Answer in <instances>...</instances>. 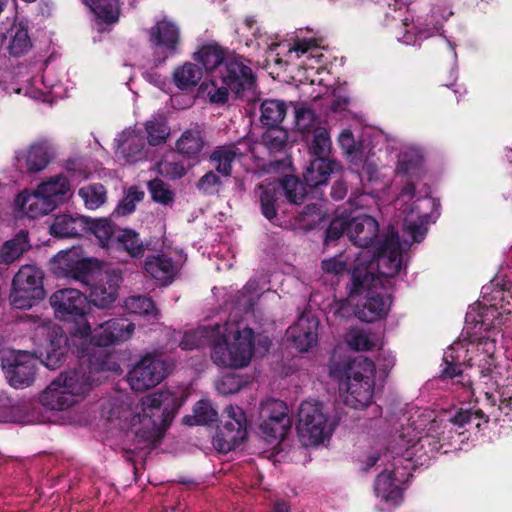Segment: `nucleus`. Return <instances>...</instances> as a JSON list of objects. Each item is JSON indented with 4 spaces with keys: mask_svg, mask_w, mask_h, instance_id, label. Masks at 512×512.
<instances>
[{
    "mask_svg": "<svg viewBox=\"0 0 512 512\" xmlns=\"http://www.w3.org/2000/svg\"><path fill=\"white\" fill-rule=\"evenodd\" d=\"M185 400L183 389H161L145 395L134 407L122 397L110 398L102 404V416L109 421H119L145 441L161 437Z\"/></svg>",
    "mask_w": 512,
    "mask_h": 512,
    "instance_id": "obj_1",
    "label": "nucleus"
},
{
    "mask_svg": "<svg viewBox=\"0 0 512 512\" xmlns=\"http://www.w3.org/2000/svg\"><path fill=\"white\" fill-rule=\"evenodd\" d=\"M57 318L73 321L68 339L62 328L56 324L44 325L39 331L46 333L49 346L43 364L49 369H57L64 361L68 346L77 345V340L87 342L90 335V324L85 319L89 309L87 297L77 289L65 288L54 292L49 299Z\"/></svg>",
    "mask_w": 512,
    "mask_h": 512,
    "instance_id": "obj_2",
    "label": "nucleus"
},
{
    "mask_svg": "<svg viewBox=\"0 0 512 512\" xmlns=\"http://www.w3.org/2000/svg\"><path fill=\"white\" fill-rule=\"evenodd\" d=\"M221 334L212 346L211 359L219 367L241 369L253 356L254 332L242 322L228 321L218 325Z\"/></svg>",
    "mask_w": 512,
    "mask_h": 512,
    "instance_id": "obj_3",
    "label": "nucleus"
},
{
    "mask_svg": "<svg viewBox=\"0 0 512 512\" xmlns=\"http://www.w3.org/2000/svg\"><path fill=\"white\" fill-rule=\"evenodd\" d=\"M375 373V365L368 358L358 357L348 364L339 384L340 395L347 406L362 409L371 404Z\"/></svg>",
    "mask_w": 512,
    "mask_h": 512,
    "instance_id": "obj_4",
    "label": "nucleus"
},
{
    "mask_svg": "<svg viewBox=\"0 0 512 512\" xmlns=\"http://www.w3.org/2000/svg\"><path fill=\"white\" fill-rule=\"evenodd\" d=\"M335 424L323 404L317 401H304L298 411L297 434L306 447H316L329 439Z\"/></svg>",
    "mask_w": 512,
    "mask_h": 512,
    "instance_id": "obj_5",
    "label": "nucleus"
},
{
    "mask_svg": "<svg viewBox=\"0 0 512 512\" xmlns=\"http://www.w3.org/2000/svg\"><path fill=\"white\" fill-rule=\"evenodd\" d=\"M90 384L89 378L78 371L61 373L43 392L41 402L53 410L67 409L85 397Z\"/></svg>",
    "mask_w": 512,
    "mask_h": 512,
    "instance_id": "obj_6",
    "label": "nucleus"
},
{
    "mask_svg": "<svg viewBox=\"0 0 512 512\" xmlns=\"http://www.w3.org/2000/svg\"><path fill=\"white\" fill-rule=\"evenodd\" d=\"M466 339L477 344V363L482 378L495 381L497 384L498 367L495 364L497 342L502 337L501 330L496 326H489L485 321L476 322L473 326L465 327Z\"/></svg>",
    "mask_w": 512,
    "mask_h": 512,
    "instance_id": "obj_7",
    "label": "nucleus"
},
{
    "mask_svg": "<svg viewBox=\"0 0 512 512\" xmlns=\"http://www.w3.org/2000/svg\"><path fill=\"white\" fill-rule=\"evenodd\" d=\"M355 267H359L361 280H364L365 274L369 273L370 282H373V287L376 288L380 280L374 276V262L369 250H360L357 253H340L321 262L323 274L330 278L339 277L346 272H351L353 278Z\"/></svg>",
    "mask_w": 512,
    "mask_h": 512,
    "instance_id": "obj_8",
    "label": "nucleus"
},
{
    "mask_svg": "<svg viewBox=\"0 0 512 512\" xmlns=\"http://www.w3.org/2000/svg\"><path fill=\"white\" fill-rule=\"evenodd\" d=\"M43 273L40 269L22 266L13 278V288L10 295L12 304L19 309L30 308L35 300L44 297L42 286Z\"/></svg>",
    "mask_w": 512,
    "mask_h": 512,
    "instance_id": "obj_9",
    "label": "nucleus"
},
{
    "mask_svg": "<svg viewBox=\"0 0 512 512\" xmlns=\"http://www.w3.org/2000/svg\"><path fill=\"white\" fill-rule=\"evenodd\" d=\"M279 186L283 188L285 196L290 203L300 204L306 195L305 187L294 176L285 177L281 184L276 182L260 184L257 188L258 198L262 214L268 220H272L276 217L275 201Z\"/></svg>",
    "mask_w": 512,
    "mask_h": 512,
    "instance_id": "obj_10",
    "label": "nucleus"
},
{
    "mask_svg": "<svg viewBox=\"0 0 512 512\" xmlns=\"http://www.w3.org/2000/svg\"><path fill=\"white\" fill-rule=\"evenodd\" d=\"M246 437V417L238 406H228L225 409L224 420L218 427L213 438L214 447L227 453L238 446Z\"/></svg>",
    "mask_w": 512,
    "mask_h": 512,
    "instance_id": "obj_11",
    "label": "nucleus"
},
{
    "mask_svg": "<svg viewBox=\"0 0 512 512\" xmlns=\"http://www.w3.org/2000/svg\"><path fill=\"white\" fill-rule=\"evenodd\" d=\"M168 374V365L154 355L142 357L128 373V383L132 390L144 392L161 383Z\"/></svg>",
    "mask_w": 512,
    "mask_h": 512,
    "instance_id": "obj_12",
    "label": "nucleus"
},
{
    "mask_svg": "<svg viewBox=\"0 0 512 512\" xmlns=\"http://www.w3.org/2000/svg\"><path fill=\"white\" fill-rule=\"evenodd\" d=\"M36 360L25 351L5 350L1 356V365L11 386H28L35 375Z\"/></svg>",
    "mask_w": 512,
    "mask_h": 512,
    "instance_id": "obj_13",
    "label": "nucleus"
},
{
    "mask_svg": "<svg viewBox=\"0 0 512 512\" xmlns=\"http://www.w3.org/2000/svg\"><path fill=\"white\" fill-rule=\"evenodd\" d=\"M220 79L238 97L253 90L255 84L251 68L244 63L242 57L236 55L227 56L225 65L220 70Z\"/></svg>",
    "mask_w": 512,
    "mask_h": 512,
    "instance_id": "obj_14",
    "label": "nucleus"
},
{
    "mask_svg": "<svg viewBox=\"0 0 512 512\" xmlns=\"http://www.w3.org/2000/svg\"><path fill=\"white\" fill-rule=\"evenodd\" d=\"M414 196V183H407L397 199L398 202L403 203L400 208L399 217L403 218V229L410 234L413 241L420 242L426 233L425 224L428 221V215L420 213L419 207L415 206V202L412 204L408 203Z\"/></svg>",
    "mask_w": 512,
    "mask_h": 512,
    "instance_id": "obj_15",
    "label": "nucleus"
},
{
    "mask_svg": "<svg viewBox=\"0 0 512 512\" xmlns=\"http://www.w3.org/2000/svg\"><path fill=\"white\" fill-rule=\"evenodd\" d=\"M149 40L155 50L157 60L163 62L177 50L180 42L179 28L172 21L163 19L150 29Z\"/></svg>",
    "mask_w": 512,
    "mask_h": 512,
    "instance_id": "obj_16",
    "label": "nucleus"
},
{
    "mask_svg": "<svg viewBox=\"0 0 512 512\" xmlns=\"http://www.w3.org/2000/svg\"><path fill=\"white\" fill-rule=\"evenodd\" d=\"M376 267L380 275L394 277L402 268L399 237L394 229H389L384 240L377 248Z\"/></svg>",
    "mask_w": 512,
    "mask_h": 512,
    "instance_id": "obj_17",
    "label": "nucleus"
},
{
    "mask_svg": "<svg viewBox=\"0 0 512 512\" xmlns=\"http://www.w3.org/2000/svg\"><path fill=\"white\" fill-rule=\"evenodd\" d=\"M460 349H464L463 342H458L452 345L445 351L443 361L444 368L441 373L442 378H457L456 381L453 382V385L456 386V391H459V397L463 401L470 400L474 394L471 379L469 376L464 375L459 366L460 356L454 355L455 352H459Z\"/></svg>",
    "mask_w": 512,
    "mask_h": 512,
    "instance_id": "obj_18",
    "label": "nucleus"
},
{
    "mask_svg": "<svg viewBox=\"0 0 512 512\" xmlns=\"http://www.w3.org/2000/svg\"><path fill=\"white\" fill-rule=\"evenodd\" d=\"M56 262L63 274L78 281L86 282L88 275L98 267V261L92 258H82L78 249L61 252Z\"/></svg>",
    "mask_w": 512,
    "mask_h": 512,
    "instance_id": "obj_19",
    "label": "nucleus"
},
{
    "mask_svg": "<svg viewBox=\"0 0 512 512\" xmlns=\"http://www.w3.org/2000/svg\"><path fill=\"white\" fill-rule=\"evenodd\" d=\"M318 319L309 314H302L297 322L288 328L287 337L301 351H308L316 345L318 339Z\"/></svg>",
    "mask_w": 512,
    "mask_h": 512,
    "instance_id": "obj_20",
    "label": "nucleus"
},
{
    "mask_svg": "<svg viewBox=\"0 0 512 512\" xmlns=\"http://www.w3.org/2000/svg\"><path fill=\"white\" fill-rule=\"evenodd\" d=\"M50 234L58 238H74L88 231V218L78 214L61 213L54 217Z\"/></svg>",
    "mask_w": 512,
    "mask_h": 512,
    "instance_id": "obj_21",
    "label": "nucleus"
},
{
    "mask_svg": "<svg viewBox=\"0 0 512 512\" xmlns=\"http://www.w3.org/2000/svg\"><path fill=\"white\" fill-rule=\"evenodd\" d=\"M379 225L377 221L367 215L357 216L350 220L348 236L355 245L366 250L378 236Z\"/></svg>",
    "mask_w": 512,
    "mask_h": 512,
    "instance_id": "obj_22",
    "label": "nucleus"
},
{
    "mask_svg": "<svg viewBox=\"0 0 512 512\" xmlns=\"http://www.w3.org/2000/svg\"><path fill=\"white\" fill-rule=\"evenodd\" d=\"M390 305L389 295L369 291L361 306L357 307L356 317L366 322L376 321L387 314Z\"/></svg>",
    "mask_w": 512,
    "mask_h": 512,
    "instance_id": "obj_23",
    "label": "nucleus"
},
{
    "mask_svg": "<svg viewBox=\"0 0 512 512\" xmlns=\"http://www.w3.org/2000/svg\"><path fill=\"white\" fill-rule=\"evenodd\" d=\"M16 205L23 214L33 219L44 216L55 209L51 202L40 194L38 187L32 193H20L16 198Z\"/></svg>",
    "mask_w": 512,
    "mask_h": 512,
    "instance_id": "obj_24",
    "label": "nucleus"
},
{
    "mask_svg": "<svg viewBox=\"0 0 512 512\" xmlns=\"http://www.w3.org/2000/svg\"><path fill=\"white\" fill-rule=\"evenodd\" d=\"M370 285L373 286V282H370L369 273H366L364 280H361L359 267H355L353 270V285L349 296L346 300L335 303L333 306L334 315L339 318H348L352 315L356 316L357 308L354 309L355 297L364 290L370 289Z\"/></svg>",
    "mask_w": 512,
    "mask_h": 512,
    "instance_id": "obj_25",
    "label": "nucleus"
},
{
    "mask_svg": "<svg viewBox=\"0 0 512 512\" xmlns=\"http://www.w3.org/2000/svg\"><path fill=\"white\" fill-rule=\"evenodd\" d=\"M119 283V275L106 273L91 289L90 301L99 308L108 307L117 298Z\"/></svg>",
    "mask_w": 512,
    "mask_h": 512,
    "instance_id": "obj_26",
    "label": "nucleus"
},
{
    "mask_svg": "<svg viewBox=\"0 0 512 512\" xmlns=\"http://www.w3.org/2000/svg\"><path fill=\"white\" fill-rule=\"evenodd\" d=\"M3 43L13 56L27 53L32 46L27 26L22 22H14L4 34Z\"/></svg>",
    "mask_w": 512,
    "mask_h": 512,
    "instance_id": "obj_27",
    "label": "nucleus"
},
{
    "mask_svg": "<svg viewBox=\"0 0 512 512\" xmlns=\"http://www.w3.org/2000/svg\"><path fill=\"white\" fill-rule=\"evenodd\" d=\"M340 169L339 163L327 158H316L311 161L303 174L305 183L310 187L326 184L329 176Z\"/></svg>",
    "mask_w": 512,
    "mask_h": 512,
    "instance_id": "obj_28",
    "label": "nucleus"
},
{
    "mask_svg": "<svg viewBox=\"0 0 512 512\" xmlns=\"http://www.w3.org/2000/svg\"><path fill=\"white\" fill-rule=\"evenodd\" d=\"M37 187L40 189V194L44 195L55 209L71 195L70 182L63 175L51 177Z\"/></svg>",
    "mask_w": 512,
    "mask_h": 512,
    "instance_id": "obj_29",
    "label": "nucleus"
},
{
    "mask_svg": "<svg viewBox=\"0 0 512 512\" xmlns=\"http://www.w3.org/2000/svg\"><path fill=\"white\" fill-rule=\"evenodd\" d=\"M400 482L394 472L383 471L376 479L375 493L386 503L398 505L402 500V490L398 485Z\"/></svg>",
    "mask_w": 512,
    "mask_h": 512,
    "instance_id": "obj_30",
    "label": "nucleus"
},
{
    "mask_svg": "<svg viewBox=\"0 0 512 512\" xmlns=\"http://www.w3.org/2000/svg\"><path fill=\"white\" fill-rule=\"evenodd\" d=\"M30 247L28 232L21 230L0 247V262L3 264H11L22 257Z\"/></svg>",
    "mask_w": 512,
    "mask_h": 512,
    "instance_id": "obj_31",
    "label": "nucleus"
},
{
    "mask_svg": "<svg viewBox=\"0 0 512 512\" xmlns=\"http://www.w3.org/2000/svg\"><path fill=\"white\" fill-rule=\"evenodd\" d=\"M226 58L225 50L217 43L204 44L194 53V59L202 64L206 72H213L217 68L221 70Z\"/></svg>",
    "mask_w": 512,
    "mask_h": 512,
    "instance_id": "obj_32",
    "label": "nucleus"
},
{
    "mask_svg": "<svg viewBox=\"0 0 512 512\" xmlns=\"http://www.w3.org/2000/svg\"><path fill=\"white\" fill-rule=\"evenodd\" d=\"M220 334L218 325L199 327L194 331L186 332L180 346L184 350H191L210 343L213 345L215 338Z\"/></svg>",
    "mask_w": 512,
    "mask_h": 512,
    "instance_id": "obj_33",
    "label": "nucleus"
},
{
    "mask_svg": "<svg viewBox=\"0 0 512 512\" xmlns=\"http://www.w3.org/2000/svg\"><path fill=\"white\" fill-rule=\"evenodd\" d=\"M241 155L235 145L217 147L210 155V162L215 170L223 177H229L232 172V163Z\"/></svg>",
    "mask_w": 512,
    "mask_h": 512,
    "instance_id": "obj_34",
    "label": "nucleus"
},
{
    "mask_svg": "<svg viewBox=\"0 0 512 512\" xmlns=\"http://www.w3.org/2000/svg\"><path fill=\"white\" fill-rule=\"evenodd\" d=\"M145 270L154 279L166 285L176 274L177 266L165 256H154L146 260Z\"/></svg>",
    "mask_w": 512,
    "mask_h": 512,
    "instance_id": "obj_35",
    "label": "nucleus"
},
{
    "mask_svg": "<svg viewBox=\"0 0 512 512\" xmlns=\"http://www.w3.org/2000/svg\"><path fill=\"white\" fill-rule=\"evenodd\" d=\"M16 158L19 162L23 159L29 171L38 172L44 169L49 162V147L44 143L35 144L26 153L17 154Z\"/></svg>",
    "mask_w": 512,
    "mask_h": 512,
    "instance_id": "obj_36",
    "label": "nucleus"
},
{
    "mask_svg": "<svg viewBox=\"0 0 512 512\" xmlns=\"http://www.w3.org/2000/svg\"><path fill=\"white\" fill-rule=\"evenodd\" d=\"M202 70L193 63L187 62L177 67L173 72L175 85L181 90L195 87L202 79Z\"/></svg>",
    "mask_w": 512,
    "mask_h": 512,
    "instance_id": "obj_37",
    "label": "nucleus"
},
{
    "mask_svg": "<svg viewBox=\"0 0 512 512\" xmlns=\"http://www.w3.org/2000/svg\"><path fill=\"white\" fill-rule=\"evenodd\" d=\"M204 147L203 136L197 128L184 131L176 141V150L187 157L196 156Z\"/></svg>",
    "mask_w": 512,
    "mask_h": 512,
    "instance_id": "obj_38",
    "label": "nucleus"
},
{
    "mask_svg": "<svg viewBox=\"0 0 512 512\" xmlns=\"http://www.w3.org/2000/svg\"><path fill=\"white\" fill-rule=\"evenodd\" d=\"M287 106L285 102L275 99H267L260 106V121L266 126H277L286 116Z\"/></svg>",
    "mask_w": 512,
    "mask_h": 512,
    "instance_id": "obj_39",
    "label": "nucleus"
},
{
    "mask_svg": "<svg viewBox=\"0 0 512 512\" xmlns=\"http://www.w3.org/2000/svg\"><path fill=\"white\" fill-rule=\"evenodd\" d=\"M113 248L116 250H124L131 257H140L144 253V246L138 234L127 229H121L117 232Z\"/></svg>",
    "mask_w": 512,
    "mask_h": 512,
    "instance_id": "obj_40",
    "label": "nucleus"
},
{
    "mask_svg": "<svg viewBox=\"0 0 512 512\" xmlns=\"http://www.w3.org/2000/svg\"><path fill=\"white\" fill-rule=\"evenodd\" d=\"M88 230L99 240L103 248H113L116 241V234L120 229L114 227L108 220L100 219L90 222L88 219Z\"/></svg>",
    "mask_w": 512,
    "mask_h": 512,
    "instance_id": "obj_41",
    "label": "nucleus"
},
{
    "mask_svg": "<svg viewBox=\"0 0 512 512\" xmlns=\"http://www.w3.org/2000/svg\"><path fill=\"white\" fill-rule=\"evenodd\" d=\"M143 141L134 131H125L118 138V153L134 161L143 150Z\"/></svg>",
    "mask_w": 512,
    "mask_h": 512,
    "instance_id": "obj_42",
    "label": "nucleus"
},
{
    "mask_svg": "<svg viewBox=\"0 0 512 512\" xmlns=\"http://www.w3.org/2000/svg\"><path fill=\"white\" fill-rule=\"evenodd\" d=\"M147 139L150 145L164 144L170 135V128L163 115L153 116L145 124Z\"/></svg>",
    "mask_w": 512,
    "mask_h": 512,
    "instance_id": "obj_43",
    "label": "nucleus"
},
{
    "mask_svg": "<svg viewBox=\"0 0 512 512\" xmlns=\"http://www.w3.org/2000/svg\"><path fill=\"white\" fill-rule=\"evenodd\" d=\"M83 3L96 15L98 19L106 23H114L118 20L119 9L114 0H82Z\"/></svg>",
    "mask_w": 512,
    "mask_h": 512,
    "instance_id": "obj_44",
    "label": "nucleus"
},
{
    "mask_svg": "<svg viewBox=\"0 0 512 512\" xmlns=\"http://www.w3.org/2000/svg\"><path fill=\"white\" fill-rule=\"evenodd\" d=\"M290 428L291 420L289 416L275 420H263L260 425V429L269 443L284 439Z\"/></svg>",
    "mask_w": 512,
    "mask_h": 512,
    "instance_id": "obj_45",
    "label": "nucleus"
},
{
    "mask_svg": "<svg viewBox=\"0 0 512 512\" xmlns=\"http://www.w3.org/2000/svg\"><path fill=\"white\" fill-rule=\"evenodd\" d=\"M106 329L113 332L105 337L106 343H117L128 340L134 331V324L124 319H110L106 321Z\"/></svg>",
    "mask_w": 512,
    "mask_h": 512,
    "instance_id": "obj_46",
    "label": "nucleus"
},
{
    "mask_svg": "<svg viewBox=\"0 0 512 512\" xmlns=\"http://www.w3.org/2000/svg\"><path fill=\"white\" fill-rule=\"evenodd\" d=\"M106 322L100 324L93 331L90 329V335L87 342H83L81 340H77V345H69L70 347H74L78 353L86 354L89 351L90 345H95L99 347H105L112 345L113 343L104 342L105 337L110 336L112 333L108 329L105 328Z\"/></svg>",
    "mask_w": 512,
    "mask_h": 512,
    "instance_id": "obj_47",
    "label": "nucleus"
},
{
    "mask_svg": "<svg viewBox=\"0 0 512 512\" xmlns=\"http://www.w3.org/2000/svg\"><path fill=\"white\" fill-rule=\"evenodd\" d=\"M216 411L212 408L208 401L201 400L197 402L194 407V414L192 416H186L183 421L190 426L193 425H204L216 418Z\"/></svg>",
    "mask_w": 512,
    "mask_h": 512,
    "instance_id": "obj_48",
    "label": "nucleus"
},
{
    "mask_svg": "<svg viewBox=\"0 0 512 512\" xmlns=\"http://www.w3.org/2000/svg\"><path fill=\"white\" fill-rule=\"evenodd\" d=\"M78 194L87 208L96 209L104 203L106 192L103 185L91 184L80 188Z\"/></svg>",
    "mask_w": 512,
    "mask_h": 512,
    "instance_id": "obj_49",
    "label": "nucleus"
},
{
    "mask_svg": "<svg viewBox=\"0 0 512 512\" xmlns=\"http://www.w3.org/2000/svg\"><path fill=\"white\" fill-rule=\"evenodd\" d=\"M269 128L262 135V143L271 152L280 151L288 140V133L286 130L277 126H268Z\"/></svg>",
    "mask_w": 512,
    "mask_h": 512,
    "instance_id": "obj_50",
    "label": "nucleus"
},
{
    "mask_svg": "<svg viewBox=\"0 0 512 512\" xmlns=\"http://www.w3.org/2000/svg\"><path fill=\"white\" fill-rule=\"evenodd\" d=\"M348 345L358 351L371 350L377 346L376 339L368 332L359 329L351 330L347 335Z\"/></svg>",
    "mask_w": 512,
    "mask_h": 512,
    "instance_id": "obj_51",
    "label": "nucleus"
},
{
    "mask_svg": "<svg viewBox=\"0 0 512 512\" xmlns=\"http://www.w3.org/2000/svg\"><path fill=\"white\" fill-rule=\"evenodd\" d=\"M310 149L317 158H326L328 156L331 150V140L325 128L319 127L314 130Z\"/></svg>",
    "mask_w": 512,
    "mask_h": 512,
    "instance_id": "obj_52",
    "label": "nucleus"
},
{
    "mask_svg": "<svg viewBox=\"0 0 512 512\" xmlns=\"http://www.w3.org/2000/svg\"><path fill=\"white\" fill-rule=\"evenodd\" d=\"M125 308L129 313L139 315H154L157 312L153 302L144 296H130L125 300Z\"/></svg>",
    "mask_w": 512,
    "mask_h": 512,
    "instance_id": "obj_53",
    "label": "nucleus"
},
{
    "mask_svg": "<svg viewBox=\"0 0 512 512\" xmlns=\"http://www.w3.org/2000/svg\"><path fill=\"white\" fill-rule=\"evenodd\" d=\"M260 417L263 420H275L288 417V408L284 402L275 399H269L261 404Z\"/></svg>",
    "mask_w": 512,
    "mask_h": 512,
    "instance_id": "obj_54",
    "label": "nucleus"
},
{
    "mask_svg": "<svg viewBox=\"0 0 512 512\" xmlns=\"http://www.w3.org/2000/svg\"><path fill=\"white\" fill-rule=\"evenodd\" d=\"M148 188L152 199L161 204L167 205L174 200V193L169 186L159 179L151 180Z\"/></svg>",
    "mask_w": 512,
    "mask_h": 512,
    "instance_id": "obj_55",
    "label": "nucleus"
},
{
    "mask_svg": "<svg viewBox=\"0 0 512 512\" xmlns=\"http://www.w3.org/2000/svg\"><path fill=\"white\" fill-rule=\"evenodd\" d=\"M157 171L161 176L169 179L181 178L186 172L182 163L168 159L157 164Z\"/></svg>",
    "mask_w": 512,
    "mask_h": 512,
    "instance_id": "obj_56",
    "label": "nucleus"
},
{
    "mask_svg": "<svg viewBox=\"0 0 512 512\" xmlns=\"http://www.w3.org/2000/svg\"><path fill=\"white\" fill-rule=\"evenodd\" d=\"M222 185L221 176L213 171L207 172L197 182V188L207 195L218 193Z\"/></svg>",
    "mask_w": 512,
    "mask_h": 512,
    "instance_id": "obj_57",
    "label": "nucleus"
},
{
    "mask_svg": "<svg viewBox=\"0 0 512 512\" xmlns=\"http://www.w3.org/2000/svg\"><path fill=\"white\" fill-rule=\"evenodd\" d=\"M241 382L239 378L233 374H226L216 382V389L223 395L233 394L239 391Z\"/></svg>",
    "mask_w": 512,
    "mask_h": 512,
    "instance_id": "obj_58",
    "label": "nucleus"
},
{
    "mask_svg": "<svg viewBox=\"0 0 512 512\" xmlns=\"http://www.w3.org/2000/svg\"><path fill=\"white\" fill-rule=\"evenodd\" d=\"M143 197L144 193L142 191L134 188L130 189L122 203L118 206V213L125 215L133 212L135 203L141 201Z\"/></svg>",
    "mask_w": 512,
    "mask_h": 512,
    "instance_id": "obj_59",
    "label": "nucleus"
},
{
    "mask_svg": "<svg viewBox=\"0 0 512 512\" xmlns=\"http://www.w3.org/2000/svg\"><path fill=\"white\" fill-rule=\"evenodd\" d=\"M350 220L344 216L333 219L327 229V240H336L345 231L348 233Z\"/></svg>",
    "mask_w": 512,
    "mask_h": 512,
    "instance_id": "obj_60",
    "label": "nucleus"
},
{
    "mask_svg": "<svg viewBox=\"0 0 512 512\" xmlns=\"http://www.w3.org/2000/svg\"><path fill=\"white\" fill-rule=\"evenodd\" d=\"M212 87L208 90L207 96L210 102L222 104L228 99V86L222 83V86L217 87L216 79L211 80Z\"/></svg>",
    "mask_w": 512,
    "mask_h": 512,
    "instance_id": "obj_61",
    "label": "nucleus"
},
{
    "mask_svg": "<svg viewBox=\"0 0 512 512\" xmlns=\"http://www.w3.org/2000/svg\"><path fill=\"white\" fill-rule=\"evenodd\" d=\"M405 436L406 435H403L402 441L406 442V444L408 445L405 453L407 459H412L414 456L417 455L418 450L424 448L426 444H430V438L428 436H421L418 437L416 440H414L413 438L405 440Z\"/></svg>",
    "mask_w": 512,
    "mask_h": 512,
    "instance_id": "obj_62",
    "label": "nucleus"
},
{
    "mask_svg": "<svg viewBox=\"0 0 512 512\" xmlns=\"http://www.w3.org/2000/svg\"><path fill=\"white\" fill-rule=\"evenodd\" d=\"M421 162L422 158L418 154L415 156L413 160H408L407 155L404 154L402 156V159L400 160L398 172L406 175L414 173L416 170L419 169Z\"/></svg>",
    "mask_w": 512,
    "mask_h": 512,
    "instance_id": "obj_63",
    "label": "nucleus"
},
{
    "mask_svg": "<svg viewBox=\"0 0 512 512\" xmlns=\"http://www.w3.org/2000/svg\"><path fill=\"white\" fill-rule=\"evenodd\" d=\"M338 142L346 154L352 155L356 151V143L350 130H343L339 135Z\"/></svg>",
    "mask_w": 512,
    "mask_h": 512,
    "instance_id": "obj_64",
    "label": "nucleus"
}]
</instances>
